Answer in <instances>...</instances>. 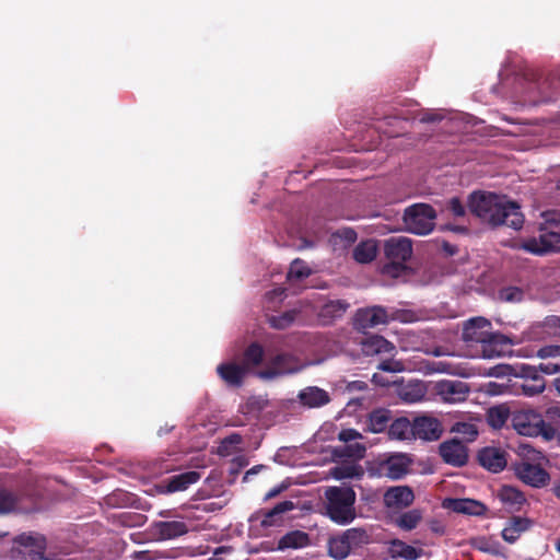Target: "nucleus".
Instances as JSON below:
<instances>
[{
    "label": "nucleus",
    "mask_w": 560,
    "mask_h": 560,
    "mask_svg": "<svg viewBox=\"0 0 560 560\" xmlns=\"http://www.w3.org/2000/svg\"><path fill=\"white\" fill-rule=\"evenodd\" d=\"M498 497L510 511H521L522 506L526 503L524 493L512 486H503L499 490Z\"/></svg>",
    "instance_id": "27"
},
{
    "label": "nucleus",
    "mask_w": 560,
    "mask_h": 560,
    "mask_svg": "<svg viewBox=\"0 0 560 560\" xmlns=\"http://www.w3.org/2000/svg\"><path fill=\"white\" fill-rule=\"evenodd\" d=\"M392 411L385 408L374 409L368 417V429L372 433L384 432L390 424Z\"/></svg>",
    "instance_id": "28"
},
{
    "label": "nucleus",
    "mask_w": 560,
    "mask_h": 560,
    "mask_svg": "<svg viewBox=\"0 0 560 560\" xmlns=\"http://www.w3.org/2000/svg\"><path fill=\"white\" fill-rule=\"evenodd\" d=\"M16 497L8 491L0 490V514H7L12 512L16 506Z\"/></svg>",
    "instance_id": "44"
},
{
    "label": "nucleus",
    "mask_w": 560,
    "mask_h": 560,
    "mask_svg": "<svg viewBox=\"0 0 560 560\" xmlns=\"http://www.w3.org/2000/svg\"><path fill=\"white\" fill-rule=\"evenodd\" d=\"M423 395H424V390L419 385H416L415 387H411L410 389L405 388L401 392L402 398L409 402H415V401L420 400L423 397Z\"/></svg>",
    "instance_id": "50"
},
{
    "label": "nucleus",
    "mask_w": 560,
    "mask_h": 560,
    "mask_svg": "<svg viewBox=\"0 0 560 560\" xmlns=\"http://www.w3.org/2000/svg\"><path fill=\"white\" fill-rule=\"evenodd\" d=\"M398 316L389 315L387 310L380 305L359 308L354 315V326L359 330L374 328L378 325L388 324L390 319H398Z\"/></svg>",
    "instance_id": "8"
},
{
    "label": "nucleus",
    "mask_w": 560,
    "mask_h": 560,
    "mask_svg": "<svg viewBox=\"0 0 560 560\" xmlns=\"http://www.w3.org/2000/svg\"><path fill=\"white\" fill-rule=\"evenodd\" d=\"M312 275V269L301 258H295L289 268L287 273V280L291 283L301 281L308 278Z\"/></svg>",
    "instance_id": "38"
},
{
    "label": "nucleus",
    "mask_w": 560,
    "mask_h": 560,
    "mask_svg": "<svg viewBox=\"0 0 560 560\" xmlns=\"http://www.w3.org/2000/svg\"><path fill=\"white\" fill-rule=\"evenodd\" d=\"M510 339L499 332L491 331L490 337L481 346L482 358L493 359L505 354Z\"/></svg>",
    "instance_id": "20"
},
{
    "label": "nucleus",
    "mask_w": 560,
    "mask_h": 560,
    "mask_svg": "<svg viewBox=\"0 0 560 560\" xmlns=\"http://www.w3.org/2000/svg\"><path fill=\"white\" fill-rule=\"evenodd\" d=\"M294 509L292 501L285 500L277 503L271 510L258 513L255 520L260 521V525L265 528L278 525L281 522V515Z\"/></svg>",
    "instance_id": "25"
},
{
    "label": "nucleus",
    "mask_w": 560,
    "mask_h": 560,
    "mask_svg": "<svg viewBox=\"0 0 560 560\" xmlns=\"http://www.w3.org/2000/svg\"><path fill=\"white\" fill-rule=\"evenodd\" d=\"M377 369L384 372L398 373L405 371V364L401 361L388 359L382 361Z\"/></svg>",
    "instance_id": "49"
},
{
    "label": "nucleus",
    "mask_w": 560,
    "mask_h": 560,
    "mask_svg": "<svg viewBox=\"0 0 560 560\" xmlns=\"http://www.w3.org/2000/svg\"><path fill=\"white\" fill-rule=\"evenodd\" d=\"M384 253L388 260H409L412 255V244L407 237H390L384 244Z\"/></svg>",
    "instance_id": "19"
},
{
    "label": "nucleus",
    "mask_w": 560,
    "mask_h": 560,
    "mask_svg": "<svg viewBox=\"0 0 560 560\" xmlns=\"http://www.w3.org/2000/svg\"><path fill=\"white\" fill-rule=\"evenodd\" d=\"M301 405L307 408H319L330 401L329 394L317 386H308L298 395Z\"/></svg>",
    "instance_id": "22"
},
{
    "label": "nucleus",
    "mask_w": 560,
    "mask_h": 560,
    "mask_svg": "<svg viewBox=\"0 0 560 560\" xmlns=\"http://www.w3.org/2000/svg\"><path fill=\"white\" fill-rule=\"evenodd\" d=\"M393 348V345L380 335L369 336L361 341V349L365 355L389 352Z\"/></svg>",
    "instance_id": "30"
},
{
    "label": "nucleus",
    "mask_w": 560,
    "mask_h": 560,
    "mask_svg": "<svg viewBox=\"0 0 560 560\" xmlns=\"http://www.w3.org/2000/svg\"><path fill=\"white\" fill-rule=\"evenodd\" d=\"M492 325L485 317H475L464 325L462 339L466 343H482L490 337Z\"/></svg>",
    "instance_id": "12"
},
{
    "label": "nucleus",
    "mask_w": 560,
    "mask_h": 560,
    "mask_svg": "<svg viewBox=\"0 0 560 560\" xmlns=\"http://www.w3.org/2000/svg\"><path fill=\"white\" fill-rule=\"evenodd\" d=\"M366 448L364 445L360 443L351 444L346 446V454L351 457H355L358 459L363 458L365 455Z\"/></svg>",
    "instance_id": "52"
},
{
    "label": "nucleus",
    "mask_w": 560,
    "mask_h": 560,
    "mask_svg": "<svg viewBox=\"0 0 560 560\" xmlns=\"http://www.w3.org/2000/svg\"><path fill=\"white\" fill-rule=\"evenodd\" d=\"M413 421L410 422L406 417L395 419L388 427V436L392 440H411L413 439Z\"/></svg>",
    "instance_id": "29"
},
{
    "label": "nucleus",
    "mask_w": 560,
    "mask_h": 560,
    "mask_svg": "<svg viewBox=\"0 0 560 560\" xmlns=\"http://www.w3.org/2000/svg\"><path fill=\"white\" fill-rule=\"evenodd\" d=\"M523 291L516 287L503 288L499 291V299L504 302H520Z\"/></svg>",
    "instance_id": "45"
},
{
    "label": "nucleus",
    "mask_w": 560,
    "mask_h": 560,
    "mask_svg": "<svg viewBox=\"0 0 560 560\" xmlns=\"http://www.w3.org/2000/svg\"><path fill=\"white\" fill-rule=\"evenodd\" d=\"M350 308V303L343 299L326 300L317 311V319L320 325L329 326L341 319Z\"/></svg>",
    "instance_id": "15"
},
{
    "label": "nucleus",
    "mask_w": 560,
    "mask_h": 560,
    "mask_svg": "<svg viewBox=\"0 0 560 560\" xmlns=\"http://www.w3.org/2000/svg\"><path fill=\"white\" fill-rule=\"evenodd\" d=\"M527 457L522 458L514 464L516 477L527 486L533 488H544L550 482L549 472L541 467L540 459L545 456L535 450H528Z\"/></svg>",
    "instance_id": "3"
},
{
    "label": "nucleus",
    "mask_w": 560,
    "mask_h": 560,
    "mask_svg": "<svg viewBox=\"0 0 560 560\" xmlns=\"http://www.w3.org/2000/svg\"><path fill=\"white\" fill-rule=\"evenodd\" d=\"M436 394L445 402L456 404L465 401L469 394V385L458 380H443L435 385Z\"/></svg>",
    "instance_id": "11"
},
{
    "label": "nucleus",
    "mask_w": 560,
    "mask_h": 560,
    "mask_svg": "<svg viewBox=\"0 0 560 560\" xmlns=\"http://www.w3.org/2000/svg\"><path fill=\"white\" fill-rule=\"evenodd\" d=\"M451 432L460 435L467 442L475 441L478 435L476 424L464 421L455 422L451 428Z\"/></svg>",
    "instance_id": "40"
},
{
    "label": "nucleus",
    "mask_w": 560,
    "mask_h": 560,
    "mask_svg": "<svg viewBox=\"0 0 560 560\" xmlns=\"http://www.w3.org/2000/svg\"><path fill=\"white\" fill-rule=\"evenodd\" d=\"M243 442L242 435L238 433H232L229 436L224 438L219 447L220 455H229L230 447L233 445H238Z\"/></svg>",
    "instance_id": "47"
},
{
    "label": "nucleus",
    "mask_w": 560,
    "mask_h": 560,
    "mask_svg": "<svg viewBox=\"0 0 560 560\" xmlns=\"http://www.w3.org/2000/svg\"><path fill=\"white\" fill-rule=\"evenodd\" d=\"M422 517V511L413 509L401 513L394 520V524L402 530L410 532L419 525Z\"/></svg>",
    "instance_id": "36"
},
{
    "label": "nucleus",
    "mask_w": 560,
    "mask_h": 560,
    "mask_svg": "<svg viewBox=\"0 0 560 560\" xmlns=\"http://www.w3.org/2000/svg\"><path fill=\"white\" fill-rule=\"evenodd\" d=\"M447 508L456 513L480 515L486 510L485 505L472 499H451Z\"/></svg>",
    "instance_id": "31"
},
{
    "label": "nucleus",
    "mask_w": 560,
    "mask_h": 560,
    "mask_svg": "<svg viewBox=\"0 0 560 560\" xmlns=\"http://www.w3.org/2000/svg\"><path fill=\"white\" fill-rule=\"evenodd\" d=\"M217 372L228 385L240 387L247 374V369L236 363H222L217 368Z\"/></svg>",
    "instance_id": "23"
},
{
    "label": "nucleus",
    "mask_w": 560,
    "mask_h": 560,
    "mask_svg": "<svg viewBox=\"0 0 560 560\" xmlns=\"http://www.w3.org/2000/svg\"><path fill=\"white\" fill-rule=\"evenodd\" d=\"M155 466L156 472L159 474L174 471L177 467L173 459L164 457L159 458L155 462Z\"/></svg>",
    "instance_id": "51"
},
{
    "label": "nucleus",
    "mask_w": 560,
    "mask_h": 560,
    "mask_svg": "<svg viewBox=\"0 0 560 560\" xmlns=\"http://www.w3.org/2000/svg\"><path fill=\"white\" fill-rule=\"evenodd\" d=\"M429 527L432 533L436 535H444L445 534V526L438 520H432L429 522Z\"/></svg>",
    "instance_id": "56"
},
{
    "label": "nucleus",
    "mask_w": 560,
    "mask_h": 560,
    "mask_svg": "<svg viewBox=\"0 0 560 560\" xmlns=\"http://www.w3.org/2000/svg\"><path fill=\"white\" fill-rule=\"evenodd\" d=\"M361 436V433L354 429H343L338 434V439L346 443L358 440Z\"/></svg>",
    "instance_id": "54"
},
{
    "label": "nucleus",
    "mask_w": 560,
    "mask_h": 560,
    "mask_svg": "<svg viewBox=\"0 0 560 560\" xmlns=\"http://www.w3.org/2000/svg\"><path fill=\"white\" fill-rule=\"evenodd\" d=\"M154 534L161 540L178 538L188 533V526L182 521H160L153 525Z\"/></svg>",
    "instance_id": "21"
},
{
    "label": "nucleus",
    "mask_w": 560,
    "mask_h": 560,
    "mask_svg": "<svg viewBox=\"0 0 560 560\" xmlns=\"http://www.w3.org/2000/svg\"><path fill=\"white\" fill-rule=\"evenodd\" d=\"M518 248L538 256L551 252H560V224L540 228L538 237L523 241Z\"/></svg>",
    "instance_id": "6"
},
{
    "label": "nucleus",
    "mask_w": 560,
    "mask_h": 560,
    "mask_svg": "<svg viewBox=\"0 0 560 560\" xmlns=\"http://www.w3.org/2000/svg\"><path fill=\"white\" fill-rule=\"evenodd\" d=\"M468 207L472 214L493 226L505 225L520 230L524 224L520 206L495 194L475 191L469 196Z\"/></svg>",
    "instance_id": "1"
},
{
    "label": "nucleus",
    "mask_w": 560,
    "mask_h": 560,
    "mask_svg": "<svg viewBox=\"0 0 560 560\" xmlns=\"http://www.w3.org/2000/svg\"><path fill=\"white\" fill-rule=\"evenodd\" d=\"M553 385L556 390L560 394V376L555 380Z\"/></svg>",
    "instance_id": "63"
},
{
    "label": "nucleus",
    "mask_w": 560,
    "mask_h": 560,
    "mask_svg": "<svg viewBox=\"0 0 560 560\" xmlns=\"http://www.w3.org/2000/svg\"><path fill=\"white\" fill-rule=\"evenodd\" d=\"M555 495L560 499V482L558 485H556L552 489Z\"/></svg>",
    "instance_id": "62"
},
{
    "label": "nucleus",
    "mask_w": 560,
    "mask_h": 560,
    "mask_svg": "<svg viewBox=\"0 0 560 560\" xmlns=\"http://www.w3.org/2000/svg\"><path fill=\"white\" fill-rule=\"evenodd\" d=\"M538 355L542 359L551 358H560V346H545L538 351Z\"/></svg>",
    "instance_id": "53"
},
{
    "label": "nucleus",
    "mask_w": 560,
    "mask_h": 560,
    "mask_svg": "<svg viewBox=\"0 0 560 560\" xmlns=\"http://www.w3.org/2000/svg\"><path fill=\"white\" fill-rule=\"evenodd\" d=\"M415 494L408 486H395L384 493V504L388 509H405L413 503Z\"/></svg>",
    "instance_id": "17"
},
{
    "label": "nucleus",
    "mask_w": 560,
    "mask_h": 560,
    "mask_svg": "<svg viewBox=\"0 0 560 560\" xmlns=\"http://www.w3.org/2000/svg\"><path fill=\"white\" fill-rule=\"evenodd\" d=\"M533 525V521L527 517L513 516L510 518L501 535L504 541L514 544L520 536L527 532Z\"/></svg>",
    "instance_id": "24"
},
{
    "label": "nucleus",
    "mask_w": 560,
    "mask_h": 560,
    "mask_svg": "<svg viewBox=\"0 0 560 560\" xmlns=\"http://www.w3.org/2000/svg\"><path fill=\"white\" fill-rule=\"evenodd\" d=\"M392 545H393V547L397 548L395 550L396 555L406 560H416L422 553V549H417L410 545H407L406 542H404L399 539L393 540Z\"/></svg>",
    "instance_id": "42"
},
{
    "label": "nucleus",
    "mask_w": 560,
    "mask_h": 560,
    "mask_svg": "<svg viewBox=\"0 0 560 560\" xmlns=\"http://www.w3.org/2000/svg\"><path fill=\"white\" fill-rule=\"evenodd\" d=\"M201 475L196 470L185 471L173 475L163 479L158 486V491L163 494L182 492L187 490L191 485L199 481Z\"/></svg>",
    "instance_id": "13"
},
{
    "label": "nucleus",
    "mask_w": 560,
    "mask_h": 560,
    "mask_svg": "<svg viewBox=\"0 0 560 560\" xmlns=\"http://www.w3.org/2000/svg\"><path fill=\"white\" fill-rule=\"evenodd\" d=\"M411 464L412 459L407 454H393L378 463V474L398 480L407 475Z\"/></svg>",
    "instance_id": "9"
},
{
    "label": "nucleus",
    "mask_w": 560,
    "mask_h": 560,
    "mask_svg": "<svg viewBox=\"0 0 560 560\" xmlns=\"http://www.w3.org/2000/svg\"><path fill=\"white\" fill-rule=\"evenodd\" d=\"M377 246L373 241L361 242L353 249V258L360 264H369L376 258Z\"/></svg>",
    "instance_id": "33"
},
{
    "label": "nucleus",
    "mask_w": 560,
    "mask_h": 560,
    "mask_svg": "<svg viewBox=\"0 0 560 560\" xmlns=\"http://www.w3.org/2000/svg\"><path fill=\"white\" fill-rule=\"evenodd\" d=\"M477 458L480 466L494 474L502 471L508 464L506 452L494 446L481 448Z\"/></svg>",
    "instance_id": "16"
},
{
    "label": "nucleus",
    "mask_w": 560,
    "mask_h": 560,
    "mask_svg": "<svg viewBox=\"0 0 560 560\" xmlns=\"http://www.w3.org/2000/svg\"><path fill=\"white\" fill-rule=\"evenodd\" d=\"M551 322L556 327L560 328V317H553Z\"/></svg>",
    "instance_id": "64"
},
{
    "label": "nucleus",
    "mask_w": 560,
    "mask_h": 560,
    "mask_svg": "<svg viewBox=\"0 0 560 560\" xmlns=\"http://www.w3.org/2000/svg\"><path fill=\"white\" fill-rule=\"evenodd\" d=\"M363 474V468L357 464L337 465L330 469V476L336 480L352 478L360 479Z\"/></svg>",
    "instance_id": "35"
},
{
    "label": "nucleus",
    "mask_w": 560,
    "mask_h": 560,
    "mask_svg": "<svg viewBox=\"0 0 560 560\" xmlns=\"http://www.w3.org/2000/svg\"><path fill=\"white\" fill-rule=\"evenodd\" d=\"M413 439L423 441H436L443 433V427L439 419L431 416H420L413 419Z\"/></svg>",
    "instance_id": "14"
},
{
    "label": "nucleus",
    "mask_w": 560,
    "mask_h": 560,
    "mask_svg": "<svg viewBox=\"0 0 560 560\" xmlns=\"http://www.w3.org/2000/svg\"><path fill=\"white\" fill-rule=\"evenodd\" d=\"M532 377L530 381H525L522 384L523 393L527 396H534L537 394H540L545 389V381L541 376H538L536 372L533 373V375H529Z\"/></svg>",
    "instance_id": "43"
},
{
    "label": "nucleus",
    "mask_w": 560,
    "mask_h": 560,
    "mask_svg": "<svg viewBox=\"0 0 560 560\" xmlns=\"http://www.w3.org/2000/svg\"><path fill=\"white\" fill-rule=\"evenodd\" d=\"M345 539L347 540L351 551H354L363 546L370 544L371 536L363 528H349L342 533Z\"/></svg>",
    "instance_id": "32"
},
{
    "label": "nucleus",
    "mask_w": 560,
    "mask_h": 560,
    "mask_svg": "<svg viewBox=\"0 0 560 560\" xmlns=\"http://www.w3.org/2000/svg\"><path fill=\"white\" fill-rule=\"evenodd\" d=\"M311 545L310 535L303 530H291L283 535L277 545V550L301 549Z\"/></svg>",
    "instance_id": "26"
},
{
    "label": "nucleus",
    "mask_w": 560,
    "mask_h": 560,
    "mask_svg": "<svg viewBox=\"0 0 560 560\" xmlns=\"http://www.w3.org/2000/svg\"><path fill=\"white\" fill-rule=\"evenodd\" d=\"M446 210H448L454 218H463L466 214V208L458 197H452L446 202Z\"/></svg>",
    "instance_id": "48"
},
{
    "label": "nucleus",
    "mask_w": 560,
    "mask_h": 560,
    "mask_svg": "<svg viewBox=\"0 0 560 560\" xmlns=\"http://www.w3.org/2000/svg\"><path fill=\"white\" fill-rule=\"evenodd\" d=\"M264 349L258 342L250 343L244 351L243 365L248 370L249 366H257L262 362Z\"/></svg>",
    "instance_id": "39"
},
{
    "label": "nucleus",
    "mask_w": 560,
    "mask_h": 560,
    "mask_svg": "<svg viewBox=\"0 0 560 560\" xmlns=\"http://www.w3.org/2000/svg\"><path fill=\"white\" fill-rule=\"evenodd\" d=\"M443 230L452 231L458 234H466L468 233V229L463 225H456V224H446L442 228Z\"/></svg>",
    "instance_id": "57"
},
{
    "label": "nucleus",
    "mask_w": 560,
    "mask_h": 560,
    "mask_svg": "<svg viewBox=\"0 0 560 560\" xmlns=\"http://www.w3.org/2000/svg\"><path fill=\"white\" fill-rule=\"evenodd\" d=\"M14 542L28 548V553L34 560H48L45 557L46 538L36 533H22L14 538Z\"/></svg>",
    "instance_id": "18"
},
{
    "label": "nucleus",
    "mask_w": 560,
    "mask_h": 560,
    "mask_svg": "<svg viewBox=\"0 0 560 560\" xmlns=\"http://www.w3.org/2000/svg\"><path fill=\"white\" fill-rule=\"evenodd\" d=\"M539 370H540V372H542L544 374H547V375H552V374L559 373L560 372V362H553V361L542 362L539 364Z\"/></svg>",
    "instance_id": "55"
},
{
    "label": "nucleus",
    "mask_w": 560,
    "mask_h": 560,
    "mask_svg": "<svg viewBox=\"0 0 560 560\" xmlns=\"http://www.w3.org/2000/svg\"><path fill=\"white\" fill-rule=\"evenodd\" d=\"M301 370L299 359L291 353H279L273 357L268 366L258 373L264 380H273L280 375L293 374Z\"/></svg>",
    "instance_id": "7"
},
{
    "label": "nucleus",
    "mask_w": 560,
    "mask_h": 560,
    "mask_svg": "<svg viewBox=\"0 0 560 560\" xmlns=\"http://www.w3.org/2000/svg\"><path fill=\"white\" fill-rule=\"evenodd\" d=\"M438 213L429 203H413L404 211L402 221L408 232L416 235L430 234L435 226Z\"/></svg>",
    "instance_id": "5"
},
{
    "label": "nucleus",
    "mask_w": 560,
    "mask_h": 560,
    "mask_svg": "<svg viewBox=\"0 0 560 560\" xmlns=\"http://www.w3.org/2000/svg\"><path fill=\"white\" fill-rule=\"evenodd\" d=\"M510 417L512 418L510 409L504 405H499L489 408L487 422L493 429H501L505 425Z\"/></svg>",
    "instance_id": "34"
},
{
    "label": "nucleus",
    "mask_w": 560,
    "mask_h": 560,
    "mask_svg": "<svg viewBox=\"0 0 560 560\" xmlns=\"http://www.w3.org/2000/svg\"><path fill=\"white\" fill-rule=\"evenodd\" d=\"M298 316V312L287 311L280 315H272L268 318L269 325L275 329H285L290 327Z\"/></svg>",
    "instance_id": "41"
},
{
    "label": "nucleus",
    "mask_w": 560,
    "mask_h": 560,
    "mask_svg": "<svg viewBox=\"0 0 560 560\" xmlns=\"http://www.w3.org/2000/svg\"><path fill=\"white\" fill-rule=\"evenodd\" d=\"M345 234H346V238H347L348 241H352V242H353V241H355V238H357V233H355L353 230H347V231L345 232Z\"/></svg>",
    "instance_id": "61"
},
{
    "label": "nucleus",
    "mask_w": 560,
    "mask_h": 560,
    "mask_svg": "<svg viewBox=\"0 0 560 560\" xmlns=\"http://www.w3.org/2000/svg\"><path fill=\"white\" fill-rule=\"evenodd\" d=\"M120 497H126V495L122 492H115V493H113V494L107 497V503L109 505H118Z\"/></svg>",
    "instance_id": "59"
},
{
    "label": "nucleus",
    "mask_w": 560,
    "mask_h": 560,
    "mask_svg": "<svg viewBox=\"0 0 560 560\" xmlns=\"http://www.w3.org/2000/svg\"><path fill=\"white\" fill-rule=\"evenodd\" d=\"M262 467H264L262 465H256V466L252 467L249 470H247V471L245 472V475H244V477H243V481H244V482L248 481V480H249V477H250L252 475H256V474H258V472L262 469Z\"/></svg>",
    "instance_id": "60"
},
{
    "label": "nucleus",
    "mask_w": 560,
    "mask_h": 560,
    "mask_svg": "<svg viewBox=\"0 0 560 560\" xmlns=\"http://www.w3.org/2000/svg\"><path fill=\"white\" fill-rule=\"evenodd\" d=\"M350 552L351 549L342 534L328 540V553L331 558L342 560L347 558Z\"/></svg>",
    "instance_id": "37"
},
{
    "label": "nucleus",
    "mask_w": 560,
    "mask_h": 560,
    "mask_svg": "<svg viewBox=\"0 0 560 560\" xmlns=\"http://www.w3.org/2000/svg\"><path fill=\"white\" fill-rule=\"evenodd\" d=\"M439 454L444 463L454 467H463L468 463V448L458 439H451L441 443Z\"/></svg>",
    "instance_id": "10"
},
{
    "label": "nucleus",
    "mask_w": 560,
    "mask_h": 560,
    "mask_svg": "<svg viewBox=\"0 0 560 560\" xmlns=\"http://www.w3.org/2000/svg\"><path fill=\"white\" fill-rule=\"evenodd\" d=\"M406 269L405 260H389V262L384 265L383 272L392 277H398L406 271Z\"/></svg>",
    "instance_id": "46"
},
{
    "label": "nucleus",
    "mask_w": 560,
    "mask_h": 560,
    "mask_svg": "<svg viewBox=\"0 0 560 560\" xmlns=\"http://www.w3.org/2000/svg\"><path fill=\"white\" fill-rule=\"evenodd\" d=\"M442 115L436 113H427L422 116L421 121L423 122H435L442 120Z\"/></svg>",
    "instance_id": "58"
},
{
    "label": "nucleus",
    "mask_w": 560,
    "mask_h": 560,
    "mask_svg": "<svg viewBox=\"0 0 560 560\" xmlns=\"http://www.w3.org/2000/svg\"><path fill=\"white\" fill-rule=\"evenodd\" d=\"M326 515L338 525H347L355 518V491L350 486L328 487L324 493Z\"/></svg>",
    "instance_id": "2"
},
{
    "label": "nucleus",
    "mask_w": 560,
    "mask_h": 560,
    "mask_svg": "<svg viewBox=\"0 0 560 560\" xmlns=\"http://www.w3.org/2000/svg\"><path fill=\"white\" fill-rule=\"evenodd\" d=\"M512 425L521 435L542 436L550 441L556 435V428L547 423L542 416L533 410H518L512 413Z\"/></svg>",
    "instance_id": "4"
}]
</instances>
